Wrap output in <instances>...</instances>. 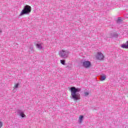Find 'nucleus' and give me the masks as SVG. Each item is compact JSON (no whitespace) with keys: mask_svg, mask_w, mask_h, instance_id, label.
Masks as SVG:
<instances>
[{"mask_svg":"<svg viewBox=\"0 0 128 128\" xmlns=\"http://www.w3.org/2000/svg\"><path fill=\"white\" fill-rule=\"evenodd\" d=\"M14 88H18V84H16L14 86Z\"/></svg>","mask_w":128,"mask_h":128,"instance_id":"nucleus-13","label":"nucleus"},{"mask_svg":"<svg viewBox=\"0 0 128 128\" xmlns=\"http://www.w3.org/2000/svg\"><path fill=\"white\" fill-rule=\"evenodd\" d=\"M60 56L61 58H68V52L62 50L60 52Z\"/></svg>","mask_w":128,"mask_h":128,"instance_id":"nucleus-3","label":"nucleus"},{"mask_svg":"<svg viewBox=\"0 0 128 128\" xmlns=\"http://www.w3.org/2000/svg\"><path fill=\"white\" fill-rule=\"evenodd\" d=\"M2 126H3L2 122L0 121V128H2Z\"/></svg>","mask_w":128,"mask_h":128,"instance_id":"nucleus-14","label":"nucleus"},{"mask_svg":"<svg viewBox=\"0 0 128 128\" xmlns=\"http://www.w3.org/2000/svg\"><path fill=\"white\" fill-rule=\"evenodd\" d=\"M118 20H120L118 19Z\"/></svg>","mask_w":128,"mask_h":128,"instance_id":"nucleus-16","label":"nucleus"},{"mask_svg":"<svg viewBox=\"0 0 128 128\" xmlns=\"http://www.w3.org/2000/svg\"><path fill=\"white\" fill-rule=\"evenodd\" d=\"M104 54L102 53L101 52H98L97 53V55L96 56V58L97 60H104Z\"/></svg>","mask_w":128,"mask_h":128,"instance_id":"nucleus-4","label":"nucleus"},{"mask_svg":"<svg viewBox=\"0 0 128 128\" xmlns=\"http://www.w3.org/2000/svg\"><path fill=\"white\" fill-rule=\"evenodd\" d=\"M84 118V116H79V120H80V122H82V119Z\"/></svg>","mask_w":128,"mask_h":128,"instance_id":"nucleus-10","label":"nucleus"},{"mask_svg":"<svg viewBox=\"0 0 128 128\" xmlns=\"http://www.w3.org/2000/svg\"><path fill=\"white\" fill-rule=\"evenodd\" d=\"M60 62L62 64H64H64H66V61L64 60H60Z\"/></svg>","mask_w":128,"mask_h":128,"instance_id":"nucleus-11","label":"nucleus"},{"mask_svg":"<svg viewBox=\"0 0 128 128\" xmlns=\"http://www.w3.org/2000/svg\"><path fill=\"white\" fill-rule=\"evenodd\" d=\"M36 46L38 48H39L40 50H42V44H37L36 45Z\"/></svg>","mask_w":128,"mask_h":128,"instance_id":"nucleus-8","label":"nucleus"},{"mask_svg":"<svg viewBox=\"0 0 128 128\" xmlns=\"http://www.w3.org/2000/svg\"><path fill=\"white\" fill-rule=\"evenodd\" d=\"M32 12V7L28 5L24 6V10L21 11L20 16H24V14H28Z\"/></svg>","mask_w":128,"mask_h":128,"instance_id":"nucleus-2","label":"nucleus"},{"mask_svg":"<svg viewBox=\"0 0 128 128\" xmlns=\"http://www.w3.org/2000/svg\"><path fill=\"white\" fill-rule=\"evenodd\" d=\"M0 32H2V30H0Z\"/></svg>","mask_w":128,"mask_h":128,"instance_id":"nucleus-15","label":"nucleus"},{"mask_svg":"<svg viewBox=\"0 0 128 128\" xmlns=\"http://www.w3.org/2000/svg\"><path fill=\"white\" fill-rule=\"evenodd\" d=\"M20 116H22V118H24V116H26V114H24V112H21L20 113Z\"/></svg>","mask_w":128,"mask_h":128,"instance_id":"nucleus-9","label":"nucleus"},{"mask_svg":"<svg viewBox=\"0 0 128 128\" xmlns=\"http://www.w3.org/2000/svg\"><path fill=\"white\" fill-rule=\"evenodd\" d=\"M121 48H128V40L124 44H122Z\"/></svg>","mask_w":128,"mask_h":128,"instance_id":"nucleus-6","label":"nucleus"},{"mask_svg":"<svg viewBox=\"0 0 128 128\" xmlns=\"http://www.w3.org/2000/svg\"><path fill=\"white\" fill-rule=\"evenodd\" d=\"M82 66H84V68H90V66L91 64L90 62V61H85L82 62Z\"/></svg>","mask_w":128,"mask_h":128,"instance_id":"nucleus-5","label":"nucleus"},{"mask_svg":"<svg viewBox=\"0 0 128 128\" xmlns=\"http://www.w3.org/2000/svg\"><path fill=\"white\" fill-rule=\"evenodd\" d=\"M70 92L71 96L74 100H80V93H77L80 92L78 89L75 87H72L70 88Z\"/></svg>","mask_w":128,"mask_h":128,"instance_id":"nucleus-1","label":"nucleus"},{"mask_svg":"<svg viewBox=\"0 0 128 128\" xmlns=\"http://www.w3.org/2000/svg\"><path fill=\"white\" fill-rule=\"evenodd\" d=\"M84 94L85 96H88V94H90V93L88 92H85L84 93Z\"/></svg>","mask_w":128,"mask_h":128,"instance_id":"nucleus-12","label":"nucleus"},{"mask_svg":"<svg viewBox=\"0 0 128 128\" xmlns=\"http://www.w3.org/2000/svg\"><path fill=\"white\" fill-rule=\"evenodd\" d=\"M106 78V75H102L100 76V80H104Z\"/></svg>","mask_w":128,"mask_h":128,"instance_id":"nucleus-7","label":"nucleus"}]
</instances>
